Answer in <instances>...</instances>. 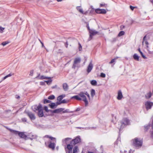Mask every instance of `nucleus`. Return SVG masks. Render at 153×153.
<instances>
[{"label":"nucleus","instance_id":"nucleus-23","mask_svg":"<svg viewBox=\"0 0 153 153\" xmlns=\"http://www.w3.org/2000/svg\"><path fill=\"white\" fill-rule=\"evenodd\" d=\"M133 57L134 59L137 60L139 61V56L137 55L136 53H135L134 54L133 56Z\"/></svg>","mask_w":153,"mask_h":153},{"label":"nucleus","instance_id":"nucleus-34","mask_svg":"<svg viewBox=\"0 0 153 153\" xmlns=\"http://www.w3.org/2000/svg\"><path fill=\"white\" fill-rule=\"evenodd\" d=\"M101 14H105L106 13V11L104 9H101Z\"/></svg>","mask_w":153,"mask_h":153},{"label":"nucleus","instance_id":"nucleus-21","mask_svg":"<svg viewBox=\"0 0 153 153\" xmlns=\"http://www.w3.org/2000/svg\"><path fill=\"white\" fill-rule=\"evenodd\" d=\"M152 96V93L151 92H149V93H147L145 95L146 98L147 99H148L150 98Z\"/></svg>","mask_w":153,"mask_h":153},{"label":"nucleus","instance_id":"nucleus-29","mask_svg":"<svg viewBox=\"0 0 153 153\" xmlns=\"http://www.w3.org/2000/svg\"><path fill=\"white\" fill-rule=\"evenodd\" d=\"M118 58V57H117L114 59H112L111 61L109 62V63L110 64H111L114 62H115V60L116 59H117V58Z\"/></svg>","mask_w":153,"mask_h":153},{"label":"nucleus","instance_id":"nucleus-5","mask_svg":"<svg viewBox=\"0 0 153 153\" xmlns=\"http://www.w3.org/2000/svg\"><path fill=\"white\" fill-rule=\"evenodd\" d=\"M10 131L16 134H18L19 136L21 138L24 139L25 140H27V136L25 135L24 132H20L17 131H15L12 129H10Z\"/></svg>","mask_w":153,"mask_h":153},{"label":"nucleus","instance_id":"nucleus-61","mask_svg":"<svg viewBox=\"0 0 153 153\" xmlns=\"http://www.w3.org/2000/svg\"><path fill=\"white\" fill-rule=\"evenodd\" d=\"M50 136H49L48 135H45L44 136V137H46V138H49Z\"/></svg>","mask_w":153,"mask_h":153},{"label":"nucleus","instance_id":"nucleus-35","mask_svg":"<svg viewBox=\"0 0 153 153\" xmlns=\"http://www.w3.org/2000/svg\"><path fill=\"white\" fill-rule=\"evenodd\" d=\"M150 125H148L146 126H144L145 128V131H147L148 129L150 127Z\"/></svg>","mask_w":153,"mask_h":153},{"label":"nucleus","instance_id":"nucleus-14","mask_svg":"<svg viewBox=\"0 0 153 153\" xmlns=\"http://www.w3.org/2000/svg\"><path fill=\"white\" fill-rule=\"evenodd\" d=\"M38 114L39 117H42L44 116V113L42 108H40L38 110Z\"/></svg>","mask_w":153,"mask_h":153},{"label":"nucleus","instance_id":"nucleus-51","mask_svg":"<svg viewBox=\"0 0 153 153\" xmlns=\"http://www.w3.org/2000/svg\"><path fill=\"white\" fill-rule=\"evenodd\" d=\"M39 40L40 41V42L41 43V44H42V47H44V44H43V43L42 42V41H41V40L40 39H39Z\"/></svg>","mask_w":153,"mask_h":153},{"label":"nucleus","instance_id":"nucleus-3","mask_svg":"<svg viewBox=\"0 0 153 153\" xmlns=\"http://www.w3.org/2000/svg\"><path fill=\"white\" fill-rule=\"evenodd\" d=\"M129 120L127 118H124L121 121L118 123V126L117 127L120 131L121 129H123L125 126L129 125Z\"/></svg>","mask_w":153,"mask_h":153},{"label":"nucleus","instance_id":"nucleus-17","mask_svg":"<svg viewBox=\"0 0 153 153\" xmlns=\"http://www.w3.org/2000/svg\"><path fill=\"white\" fill-rule=\"evenodd\" d=\"M63 88L65 91H67L68 88V86L66 83H63Z\"/></svg>","mask_w":153,"mask_h":153},{"label":"nucleus","instance_id":"nucleus-44","mask_svg":"<svg viewBox=\"0 0 153 153\" xmlns=\"http://www.w3.org/2000/svg\"><path fill=\"white\" fill-rule=\"evenodd\" d=\"M49 138L51 140H54L55 142V143L56 142V138H55L50 136Z\"/></svg>","mask_w":153,"mask_h":153},{"label":"nucleus","instance_id":"nucleus-18","mask_svg":"<svg viewBox=\"0 0 153 153\" xmlns=\"http://www.w3.org/2000/svg\"><path fill=\"white\" fill-rule=\"evenodd\" d=\"M65 97V94H62L61 95L59 96L57 98V100L59 102H60L61 101L62 99Z\"/></svg>","mask_w":153,"mask_h":153},{"label":"nucleus","instance_id":"nucleus-40","mask_svg":"<svg viewBox=\"0 0 153 153\" xmlns=\"http://www.w3.org/2000/svg\"><path fill=\"white\" fill-rule=\"evenodd\" d=\"M107 6V4H105V3H102L100 4V7H106Z\"/></svg>","mask_w":153,"mask_h":153},{"label":"nucleus","instance_id":"nucleus-41","mask_svg":"<svg viewBox=\"0 0 153 153\" xmlns=\"http://www.w3.org/2000/svg\"><path fill=\"white\" fill-rule=\"evenodd\" d=\"M93 35H92V34H91V33L90 34L88 40V41H89L92 38V37H93Z\"/></svg>","mask_w":153,"mask_h":153},{"label":"nucleus","instance_id":"nucleus-15","mask_svg":"<svg viewBox=\"0 0 153 153\" xmlns=\"http://www.w3.org/2000/svg\"><path fill=\"white\" fill-rule=\"evenodd\" d=\"M123 97V95L122 92L121 90H119L118 92V95L117 97V99L118 100H121Z\"/></svg>","mask_w":153,"mask_h":153},{"label":"nucleus","instance_id":"nucleus-33","mask_svg":"<svg viewBox=\"0 0 153 153\" xmlns=\"http://www.w3.org/2000/svg\"><path fill=\"white\" fill-rule=\"evenodd\" d=\"M95 12L97 13H101V9L97 8L95 10Z\"/></svg>","mask_w":153,"mask_h":153},{"label":"nucleus","instance_id":"nucleus-39","mask_svg":"<svg viewBox=\"0 0 153 153\" xmlns=\"http://www.w3.org/2000/svg\"><path fill=\"white\" fill-rule=\"evenodd\" d=\"M140 54L141 55V56H142L143 57V58H144V59H147V57L145 56H144L143 53H142V52H140Z\"/></svg>","mask_w":153,"mask_h":153},{"label":"nucleus","instance_id":"nucleus-59","mask_svg":"<svg viewBox=\"0 0 153 153\" xmlns=\"http://www.w3.org/2000/svg\"><path fill=\"white\" fill-rule=\"evenodd\" d=\"M40 85H43L45 84V82H41L40 83Z\"/></svg>","mask_w":153,"mask_h":153},{"label":"nucleus","instance_id":"nucleus-4","mask_svg":"<svg viewBox=\"0 0 153 153\" xmlns=\"http://www.w3.org/2000/svg\"><path fill=\"white\" fill-rule=\"evenodd\" d=\"M79 97L82 98L83 101L84 102L85 106H87L88 103L85 95L87 96L89 100L90 99V96L88 92L85 91L84 92H80L79 93Z\"/></svg>","mask_w":153,"mask_h":153},{"label":"nucleus","instance_id":"nucleus-38","mask_svg":"<svg viewBox=\"0 0 153 153\" xmlns=\"http://www.w3.org/2000/svg\"><path fill=\"white\" fill-rule=\"evenodd\" d=\"M67 103V101L64 99L61 101L60 102H59V104H61V103Z\"/></svg>","mask_w":153,"mask_h":153},{"label":"nucleus","instance_id":"nucleus-26","mask_svg":"<svg viewBox=\"0 0 153 153\" xmlns=\"http://www.w3.org/2000/svg\"><path fill=\"white\" fill-rule=\"evenodd\" d=\"M48 79H49V80L48 81H45V82H46L47 84L48 85H50L52 82V80L51 77H49Z\"/></svg>","mask_w":153,"mask_h":153},{"label":"nucleus","instance_id":"nucleus-1","mask_svg":"<svg viewBox=\"0 0 153 153\" xmlns=\"http://www.w3.org/2000/svg\"><path fill=\"white\" fill-rule=\"evenodd\" d=\"M73 146L70 143L67 145V146L65 147L66 153H77L79 151L78 146H75L73 148Z\"/></svg>","mask_w":153,"mask_h":153},{"label":"nucleus","instance_id":"nucleus-50","mask_svg":"<svg viewBox=\"0 0 153 153\" xmlns=\"http://www.w3.org/2000/svg\"><path fill=\"white\" fill-rule=\"evenodd\" d=\"M44 109L47 112H48V110L47 106H45L44 107Z\"/></svg>","mask_w":153,"mask_h":153},{"label":"nucleus","instance_id":"nucleus-2","mask_svg":"<svg viewBox=\"0 0 153 153\" xmlns=\"http://www.w3.org/2000/svg\"><path fill=\"white\" fill-rule=\"evenodd\" d=\"M132 145L137 149H138L141 147L142 146L143 141L142 139L135 137L132 140Z\"/></svg>","mask_w":153,"mask_h":153},{"label":"nucleus","instance_id":"nucleus-8","mask_svg":"<svg viewBox=\"0 0 153 153\" xmlns=\"http://www.w3.org/2000/svg\"><path fill=\"white\" fill-rule=\"evenodd\" d=\"M81 139L79 136H77L76 138L72 140L70 142V143L74 146L79 143L80 142Z\"/></svg>","mask_w":153,"mask_h":153},{"label":"nucleus","instance_id":"nucleus-16","mask_svg":"<svg viewBox=\"0 0 153 153\" xmlns=\"http://www.w3.org/2000/svg\"><path fill=\"white\" fill-rule=\"evenodd\" d=\"M76 9L81 13L86 14L87 12H84L82 9L81 7L80 6H78L76 7Z\"/></svg>","mask_w":153,"mask_h":153},{"label":"nucleus","instance_id":"nucleus-30","mask_svg":"<svg viewBox=\"0 0 153 153\" xmlns=\"http://www.w3.org/2000/svg\"><path fill=\"white\" fill-rule=\"evenodd\" d=\"M49 77H46L45 76H41L39 78V79H48V78Z\"/></svg>","mask_w":153,"mask_h":153},{"label":"nucleus","instance_id":"nucleus-12","mask_svg":"<svg viewBox=\"0 0 153 153\" xmlns=\"http://www.w3.org/2000/svg\"><path fill=\"white\" fill-rule=\"evenodd\" d=\"M27 114L31 120H34L35 119L36 117L31 112H27Z\"/></svg>","mask_w":153,"mask_h":153},{"label":"nucleus","instance_id":"nucleus-48","mask_svg":"<svg viewBox=\"0 0 153 153\" xmlns=\"http://www.w3.org/2000/svg\"><path fill=\"white\" fill-rule=\"evenodd\" d=\"M72 112L69 111V110L68 109H67L65 110L64 111H63V113H69V112Z\"/></svg>","mask_w":153,"mask_h":153},{"label":"nucleus","instance_id":"nucleus-55","mask_svg":"<svg viewBox=\"0 0 153 153\" xmlns=\"http://www.w3.org/2000/svg\"><path fill=\"white\" fill-rule=\"evenodd\" d=\"M152 129L153 131H152L151 133V136L152 137V138H153V129Z\"/></svg>","mask_w":153,"mask_h":153},{"label":"nucleus","instance_id":"nucleus-64","mask_svg":"<svg viewBox=\"0 0 153 153\" xmlns=\"http://www.w3.org/2000/svg\"><path fill=\"white\" fill-rule=\"evenodd\" d=\"M80 110V109L79 108H77V109L76 110V111H78Z\"/></svg>","mask_w":153,"mask_h":153},{"label":"nucleus","instance_id":"nucleus-37","mask_svg":"<svg viewBox=\"0 0 153 153\" xmlns=\"http://www.w3.org/2000/svg\"><path fill=\"white\" fill-rule=\"evenodd\" d=\"M51 102V101L47 100L46 99H45L44 100V103H50Z\"/></svg>","mask_w":153,"mask_h":153},{"label":"nucleus","instance_id":"nucleus-52","mask_svg":"<svg viewBox=\"0 0 153 153\" xmlns=\"http://www.w3.org/2000/svg\"><path fill=\"white\" fill-rule=\"evenodd\" d=\"M114 118H115V121L114 120H112L111 121L114 124L115 123V122L116 121V117H114Z\"/></svg>","mask_w":153,"mask_h":153},{"label":"nucleus","instance_id":"nucleus-60","mask_svg":"<svg viewBox=\"0 0 153 153\" xmlns=\"http://www.w3.org/2000/svg\"><path fill=\"white\" fill-rule=\"evenodd\" d=\"M94 10V9L93 8H92L90 11V13L93 12Z\"/></svg>","mask_w":153,"mask_h":153},{"label":"nucleus","instance_id":"nucleus-6","mask_svg":"<svg viewBox=\"0 0 153 153\" xmlns=\"http://www.w3.org/2000/svg\"><path fill=\"white\" fill-rule=\"evenodd\" d=\"M45 144L46 146H48V147L52 149L53 150L54 149L56 144L55 142H52L51 141H49L48 142H45Z\"/></svg>","mask_w":153,"mask_h":153},{"label":"nucleus","instance_id":"nucleus-11","mask_svg":"<svg viewBox=\"0 0 153 153\" xmlns=\"http://www.w3.org/2000/svg\"><path fill=\"white\" fill-rule=\"evenodd\" d=\"M42 108V105L39 104L38 106L37 105H34L32 107V109L34 111H38L40 108Z\"/></svg>","mask_w":153,"mask_h":153},{"label":"nucleus","instance_id":"nucleus-7","mask_svg":"<svg viewBox=\"0 0 153 153\" xmlns=\"http://www.w3.org/2000/svg\"><path fill=\"white\" fill-rule=\"evenodd\" d=\"M81 61V59L80 57H77L75 58L74 60L72 66V68L75 69L76 67H78L77 66V64L80 63Z\"/></svg>","mask_w":153,"mask_h":153},{"label":"nucleus","instance_id":"nucleus-42","mask_svg":"<svg viewBox=\"0 0 153 153\" xmlns=\"http://www.w3.org/2000/svg\"><path fill=\"white\" fill-rule=\"evenodd\" d=\"M4 29V28L2 27H0V33H2Z\"/></svg>","mask_w":153,"mask_h":153},{"label":"nucleus","instance_id":"nucleus-54","mask_svg":"<svg viewBox=\"0 0 153 153\" xmlns=\"http://www.w3.org/2000/svg\"><path fill=\"white\" fill-rule=\"evenodd\" d=\"M33 74V71H30V76H32Z\"/></svg>","mask_w":153,"mask_h":153},{"label":"nucleus","instance_id":"nucleus-62","mask_svg":"<svg viewBox=\"0 0 153 153\" xmlns=\"http://www.w3.org/2000/svg\"><path fill=\"white\" fill-rule=\"evenodd\" d=\"M93 128H92V127H91V128H85V129H92Z\"/></svg>","mask_w":153,"mask_h":153},{"label":"nucleus","instance_id":"nucleus-58","mask_svg":"<svg viewBox=\"0 0 153 153\" xmlns=\"http://www.w3.org/2000/svg\"><path fill=\"white\" fill-rule=\"evenodd\" d=\"M68 42H67L65 44V46L66 48H67L68 47Z\"/></svg>","mask_w":153,"mask_h":153},{"label":"nucleus","instance_id":"nucleus-31","mask_svg":"<svg viewBox=\"0 0 153 153\" xmlns=\"http://www.w3.org/2000/svg\"><path fill=\"white\" fill-rule=\"evenodd\" d=\"M55 98V96L54 95H52L49 96L48 99L49 100H53Z\"/></svg>","mask_w":153,"mask_h":153},{"label":"nucleus","instance_id":"nucleus-19","mask_svg":"<svg viewBox=\"0 0 153 153\" xmlns=\"http://www.w3.org/2000/svg\"><path fill=\"white\" fill-rule=\"evenodd\" d=\"M64 109L63 108H60L56 109L53 110V112L54 113H58L62 111Z\"/></svg>","mask_w":153,"mask_h":153},{"label":"nucleus","instance_id":"nucleus-28","mask_svg":"<svg viewBox=\"0 0 153 153\" xmlns=\"http://www.w3.org/2000/svg\"><path fill=\"white\" fill-rule=\"evenodd\" d=\"M98 33V32L97 31H96L95 30H93L91 31H90V33L92 34V35H93L97 34Z\"/></svg>","mask_w":153,"mask_h":153},{"label":"nucleus","instance_id":"nucleus-36","mask_svg":"<svg viewBox=\"0 0 153 153\" xmlns=\"http://www.w3.org/2000/svg\"><path fill=\"white\" fill-rule=\"evenodd\" d=\"M13 74H11V73H10V74H9L8 75H7L5 76H4L3 78V80L5 79H6L7 77L11 76Z\"/></svg>","mask_w":153,"mask_h":153},{"label":"nucleus","instance_id":"nucleus-57","mask_svg":"<svg viewBox=\"0 0 153 153\" xmlns=\"http://www.w3.org/2000/svg\"><path fill=\"white\" fill-rule=\"evenodd\" d=\"M147 50L148 51V53H149V54H152L153 53V52H152L149 51V50Z\"/></svg>","mask_w":153,"mask_h":153},{"label":"nucleus","instance_id":"nucleus-20","mask_svg":"<svg viewBox=\"0 0 153 153\" xmlns=\"http://www.w3.org/2000/svg\"><path fill=\"white\" fill-rule=\"evenodd\" d=\"M74 98L76 99V100H81L82 99L80 97H79V95L74 96L73 97H71V99H74Z\"/></svg>","mask_w":153,"mask_h":153},{"label":"nucleus","instance_id":"nucleus-53","mask_svg":"<svg viewBox=\"0 0 153 153\" xmlns=\"http://www.w3.org/2000/svg\"><path fill=\"white\" fill-rule=\"evenodd\" d=\"M22 121L24 122H26L27 121V119L25 118H23L22 119Z\"/></svg>","mask_w":153,"mask_h":153},{"label":"nucleus","instance_id":"nucleus-56","mask_svg":"<svg viewBox=\"0 0 153 153\" xmlns=\"http://www.w3.org/2000/svg\"><path fill=\"white\" fill-rule=\"evenodd\" d=\"M56 87H57V85H55L53 86L51 88H52L53 89V88H56Z\"/></svg>","mask_w":153,"mask_h":153},{"label":"nucleus","instance_id":"nucleus-45","mask_svg":"<svg viewBox=\"0 0 153 153\" xmlns=\"http://www.w3.org/2000/svg\"><path fill=\"white\" fill-rule=\"evenodd\" d=\"M36 138V136L35 135H32L31 137H30L29 138L31 140H32L33 139H35Z\"/></svg>","mask_w":153,"mask_h":153},{"label":"nucleus","instance_id":"nucleus-25","mask_svg":"<svg viewBox=\"0 0 153 153\" xmlns=\"http://www.w3.org/2000/svg\"><path fill=\"white\" fill-rule=\"evenodd\" d=\"M91 83L92 85L95 86L97 84V82L96 80H93L91 81Z\"/></svg>","mask_w":153,"mask_h":153},{"label":"nucleus","instance_id":"nucleus-32","mask_svg":"<svg viewBox=\"0 0 153 153\" xmlns=\"http://www.w3.org/2000/svg\"><path fill=\"white\" fill-rule=\"evenodd\" d=\"M125 32L124 31H122L120 32L118 34V36H120L123 35L124 34Z\"/></svg>","mask_w":153,"mask_h":153},{"label":"nucleus","instance_id":"nucleus-63","mask_svg":"<svg viewBox=\"0 0 153 153\" xmlns=\"http://www.w3.org/2000/svg\"><path fill=\"white\" fill-rule=\"evenodd\" d=\"M148 45H146V49L147 50H149V46Z\"/></svg>","mask_w":153,"mask_h":153},{"label":"nucleus","instance_id":"nucleus-27","mask_svg":"<svg viewBox=\"0 0 153 153\" xmlns=\"http://www.w3.org/2000/svg\"><path fill=\"white\" fill-rule=\"evenodd\" d=\"M95 91L93 89H92L91 90V95L92 97H93L95 95Z\"/></svg>","mask_w":153,"mask_h":153},{"label":"nucleus","instance_id":"nucleus-43","mask_svg":"<svg viewBox=\"0 0 153 153\" xmlns=\"http://www.w3.org/2000/svg\"><path fill=\"white\" fill-rule=\"evenodd\" d=\"M8 43V42H4L1 43V45L4 46L6 45Z\"/></svg>","mask_w":153,"mask_h":153},{"label":"nucleus","instance_id":"nucleus-13","mask_svg":"<svg viewBox=\"0 0 153 153\" xmlns=\"http://www.w3.org/2000/svg\"><path fill=\"white\" fill-rule=\"evenodd\" d=\"M72 139L71 138L67 137L65 138V139L62 140V142L63 143H65L67 144L69 142L70 143L71 140V141Z\"/></svg>","mask_w":153,"mask_h":153},{"label":"nucleus","instance_id":"nucleus-47","mask_svg":"<svg viewBox=\"0 0 153 153\" xmlns=\"http://www.w3.org/2000/svg\"><path fill=\"white\" fill-rule=\"evenodd\" d=\"M79 51H81L82 50V46H81V45L79 43Z\"/></svg>","mask_w":153,"mask_h":153},{"label":"nucleus","instance_id":"nucleus-24","mask_svg":"<svg viewBox=\"0 0 153 153\" xmlns=\"http://www.w3.org/2000/svg\"><path fill=\"white\" fill-rule=\"evenodd\" d=\"M51 108H54L56 107V105L54 103H52L49 104Z\"/></svg>","mask_w":153,"mask_h":153},{"label":"nucleus","instance_id":"nucleus-10","mask_svg":"<svg viewBox=\"0 0 153 153\" xmlns=\"http://www.w3.org/2000/svg\"><path fill=\"white\" fill-rule=\"evenodd\" d=\"M93 65L92 64V61L89 63L87 67V71L88 73V74L93 69Z\"/></svg>","mask_w":153,"mask_h":153},{"label":"nucleus","instance_id":"nucleus-46","mask_svg":"<svg viewBox=\"0 0 153 153\" xmlns=\"http://www.w3.org/2000/svg\"><path fill=\"white\" fill-rule=\"evenodd\" d=\"M100 76L103 78H105V74L103 73H101L100 74Z\"/></svg>","mask_w":153,"mask_h":153},{"label":"nucleus","instance_id":"nucleus-22","mask_svg":"<svg viewBox=\"0 0 153 153\" xmlns=\"http://www.w3.org/2000/svg\"><path fill=\"white\" fill-rule=\"evenodd\" d=\"M146 36H145L143 38V41L142 43L143 44V43L145 42V44L146 45H149V43L147 41V40L146 39Z\"/></svg>","mask_w":153,"mask_h":153},{"label":"nucleus","instance_id":"nucleus-9","mask_svg":"<svg viewBox=\"0 0 153 153\" xmlns=\"http://www.w3.org/2000/svg\"><path fill=\"white\" fill-rule=\"evenodd\" d=\"M145 105L146 109L148 110L151 109L153 105V102L148 101L145 102Z\"/></svg>","mask_w":153,"mask_h":153},{"label":"nucleus","instance_id":"nucleus-49","mask_svg":"<svg viewBox=\"0 0 153 153\" xmlns=\"http://www.w3.org/2000/svg\"><path fill=\"white\" fill-rule=\"evenodd\" d=\"M136 7H133L131 5L130 6V8L132 10H133Z\"/></svg>","mask_w":153,"mask_h":153}]
</instances>
